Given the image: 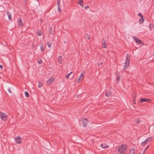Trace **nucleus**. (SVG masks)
I'll use <instances>...</instances> for the list:
<instances>
[{
  "label": "nucleus",
  "mask_w": 154,
  "mask_h": 154,
  "mask_svg": "<svg viewBox=\"0 0 154 154\" xmlns=\"http://www.w3.org/2000/svg\"><path fill=\"white\" fill-rule=\"evenodd\" d=\"M127 146L126 144H122L118 147V152L121 154H124L127 150Z\"/></svg>",
  "instance_id": "nucleus-1"
},
{
  "label": "nucleus",
  "mask_w": 154,
  "mask_h": 154,
  "mask_svg": "<svg viewBox=\"0 0 154 154\" xmlns=\"http://www.w3.org/2000/svg\"><path fill=\"white\" fill-rule=\"evenodd\" d=\"M0 117L3 121H5L7 120V116L4 113L0 112Z\"/></svg>",
  "instance_id": "nucleus-2"
},
{
  "label": "nucleus",
  "mask_w": 154,
  "mask_h": 154,
  "mask_svg": "<svg viewBox=\"0 0 154 154\" xmlns=\"http://www.w3.org/2000/svg\"><path fill=\"white\" fill-rule=\"evenodd\" d=\"M133 38L134 39V41L136 42L137 44L139 45H141L142 44V42L141 40L139 38L135 37L134 36L133 37Z\"/></svg>",
  "instance_id": "nucleus-3"
},
{
  "label": "nucleus",
  "mask_w": 154,
  "mask_h": 154,
  "mask_svg": "<svg viewBox=\"0 0 154 154\" xmlns=\"http://www.w3.org/2000/svg\"><path fill=\"white\" fill-rule=\"evenodd\" d=\"M130 57L129 54H127L126 56L125 63L129 65Z\"/></svg>",
  "instance_id": "nucleus-4"
},
{
  "label": "nucleus",
  "mask_w": 154,
  "mask_h": 154,
  "mask_svg": "<svg viewBox=\"0 0 154 154\" xmlns=\"http://www.w3.org/2000/svg\"><path fill=\"white\" fill-rule=\"evenodd\" d=\"M140 102L141 103H143L145 102H150L151 100L150 99L145 98H141L140 100Z\"/></svg>",
  "instance_id": "nucleus-5"
},
{
  "label": "nucleus",
  "mask_w": 154,
  "mask_h": 154,
  "mask_svg": "<svg viewBox=\"0 0 154 154\" xmlns=\"http://www.w3.org/2000/svg\"><path fill=\"white\" fill-rule=\"evenodd\" d=\"M16 143L18 144H20L21 143V138L20 137L18 136L15 139Z\"/></svg>",
  "instance_id": "nucleus-6"
},
{
  "label": "nucleus",
  "mask_w": 154,
  "mask_h": 154,
  "mask_svg": "<svg viewBox=\"0 0 154 154\" xmlns=\"http://www.w3.org/2000/svg\"><path fill=\"white\" fill-rule=\"evenodd\" d=\"M84 73H82L81 74V75L79 77L78 80H77V82L78 83L79 82L81 81L84 78Z\"/></svg>",
  "instance_id": "nucleus-7"
},
{
  "label": "nucleus",
  "mask_w": 154,
  "mask_h": 154,
  "mask_svg": "<svg viewBox=\"0 0 154 154\" xmlns=\"http://www.w3.org/2000/svg\"><path fill=\"white\" fill-rule=\"evenodd\" d=\"M88 120L86 119H84L82 121V123L83 126L86 127L88 123Z\"/></svg>",
  "instance_id": "nucleus-8"
},
{
  "label": "nucleus",
  "mask_w": 154,
  "mask_h": 154,
  "mask_svg": "<svg viewBox=\"0 0 154 154\" xmlns=\"http://www.w3.org/2000/svg\"><path fill=\"white\" fill-rule=\"evenodd\" d=\"M18 25L20 26H22L23 25V24L22 22V19L20 17H19L18 19Z\"/></svg>",
  "instance_id": "nucleus-9"
},
{
  "label": "nucleus",
  "mask_w": 154,
  "mask_h": 154,
  "mask_svg": "<svg viewBox=\"0 0 154 154\" xmlns=\"http://www.w3.org/2000/svg\"><path fill=\"white\" fill-rule=\"evenodd\" d=\"M54 79L53 77H51L47 82V83L49 85H51L53 82L54 81Z\"/></svg>",
  "instance_id": "nucleus-10"
},
{
  "label": "nucleus",
  "mask_w": 154,
  "mask_h": 154,
  "mask_svg": "<svg viewBox=\"0 0 154 154\" xmlns=\"http://www.w3.org/2000/svg\"><path fill=\"white\" fill-rule=\"evenodd\" d=\"M39 46H40V49L42 52H43L45 49V48H43L44 45L42 43H40Z\"/></svg>",
  "instance_id": "nucleus-11"
},
{
  "label": "nucleus",
  "mask_w": 154,
  "mask_h": 154,
  "mask_svg": "<svg viewBox=\"0 0 154 154\" xmlns=\"http://www.w3.org/2000/svg\"><path fill=\"white\" fill-rule=\"evenodd\" d=\"M103 42H102V47L103 48H106V42H105L104 38L102 39Z\"/></svg>",
  "instance_id": "nucleus-12"
},
{
  "label": "nucleus",
  "mask_w": 154,
  "mask_h": 154,
  "mask_svg": "<svg viewBox=\"0 0 154 154\" xmlns=\"http://www.w3.org/2000/svg\"><path fill=\"white\" fill-rule=\"evenodd\" d=\"M7 12L8 17L9 19L10 20H11V21L12 20V19L11 14L10 13H9V12L8 11H7Z\"/></svg>",
  "instance_id": "nucleus-13"
},
{
  "label": "nucleus",
  "mask_w": 154,
  "mask_h": 154,
  "mask_svg": "<svg viewBox=\"0 0 154 154\" xmlns=\"http://www.w3.org/2000/svg\"><path fill=\"white\" fill-rule=\"evenodd\" d=\"M58 61L60 63H61L63 62V59L61 56H60L58 57Z\"/></svg>",
  "instance_id": "nucleus-14"
},
{
  "label": "nucleus",
  "mask_w": 154,
  "mask_h": 154,
  "mask_svg": "<svg viewBox=\"0 0 154 154\" xmlns=\"http://www.w3.org/2000/svg\"><path fill=\"white\" fill-rule=\"evenodd\" d=\"M78 3L79 5L81 6L82 8L84 7L83 6V1L82 0H79L78 1Z\"/></svg>",
  "instance_id": "nucleus-15"
},
{
  "label": "nucleus",
  "mask_w": 154,
  "mask_h": 154,
  "mask_svg": "<svg viewBox=\"0 0 154 154\" xmlns=\"http://www.w3.org/2000/svg\"><path fill=\"white\" fill-rule=\"evenodd\" d=\"M135 150L133 148L130 150L128 154H135Z\"/></svg>",
  "instance_id": "nucleus-16"
},
{
  "label": "nucleus",
  "mask_w": 154,
  "mask_h": 154,
  "mask_svg": "<svg viewBox=\"0 0 154 154\" xmlns=\"http://www.w3.org/2000/svg\"><path fill=\"white\" fill-rule=\"evenodd\" d=\"M120 79H121L120 76L119 75H117L116 74V80L117 83H118V82L120 80Z\"/></svg>",
  "instance_id": "nucleus-17"
},
{
  "label": "nucleus",
  "mask_w": 154,
  "mask_h": 154,
  "mask_svg": "<svg viewBox=\"0 0 154 154\" xmlns=\"http://www.w3.org/2000/svg\"><path fill=\"white\" fill-rule=\"evenodd\" d=\"M111 94L112 93L110 91L106 92L105 93L106 96L107 97H109L111 95Z\"/></svg>",
  "instance_id": "nucleus-18"
},
{
  "label": "nucleus",
  "mask_w": 154,
  "mask_h": 154,
  "mask_svg": "<svg viewBox=\"0 0 154 154\" xmlns=\"http://www.w3.org/2000/svg\"><path fill=\"white\" fill-rule=\"evenodd\" d=\"M143 18V17H142V18L140 19L139 21L140 24H142L144 22V20Z\"/></svg>",
  "instance_id": "nucleus-19"
},
{
  "label": "nucleus",
  "mask_w": 154,
  "mask_h": 154,
  "mask_svg": "<svg viewBox=\"0 0 154 154\" xmlns=\"http://www.w3.org/2000/svg\"><path fill=\"white\" fill-rule=\"evenodd\" d=\"M101 147H102L103 148H106L108 147V146L107 144H101L100 145Z\"/></svg>",
  "instance_id": "nucleus-20"
},
{
  "label": "nucleus",
  "mask_w": 154,
  "mask_h": 154,
  "mask_svg": "<svg viewBox=\"0 0 154 154\" xmlns=\"http://www.w3.org/2000/svg\"><path fill=\"white\" fill-rule=\"evenodd\" d=\"M152 138V137H149L145 141L146 142L148 143L151 140Z\"/></svg>",
  "instance_id": "nucleus-21"
},
{
  "label": "nucleus",
  "mask_w": 154,
  "mask_h": 154,
  "mask_svg": "<svg viewBox=\"0 0 154 154\" xmlns=\"http://www.w3.org/2000/svg\"><path fill=\"white\" fill-rule=\"evenodd\" d=\"M154 27V25L152 23H150L149 25V28L150 30H151Z\"/></svg>",
  "instance_id": "nucleus-22"
},
{
  "label": "nucleus",
  "mask_w": 154,
  "mask_h": 154,
  "mask_svg": "<svg viewBox=\"0 0 154 154\" xmlns=\"http://www.w3.org/2000/svg\"><path fill=\"white\" fill-rule=\"evenodd\" d=\"M24 94L26 97H29V94L27 91H25L24 92Z\"/></svg>",
  "instance_id": "nucleus-23"
},
{
  "label": "nucleus",
  "mask_w": 154,
  "mask_h": 154,
  "mask_svg": "<svg viewBox=\"0 0 154 154\" xmlns=\"http://www.w3.org/2000/svg\"><path fill=\"white\" fill-rule=\"evenodd\" d=\"M129 65L125 63V65H124L123 66V69L124 70H125L127 68H128V66H129Z\"/></svg>",
  "instance_id": "nucleus-24"
},
{
  "label": "nucleus",
  "mask_w": 154,
  "mask_h": 154,
  "mask_svg": "<svg viewBox=\"0 0 154 154\" xmlns=\"http://www.w3.org/2000/svg\"><path fill=\"white\" fill-rule=\"evenodd\" d=\"M72 73V72H71L70 73H69L68 74H67V75H66L65 76L66 78L67 79H68V78H69V75Z\"/></svg>",
  "instance_id": "nucleus-25"
},
{
  "label": "nucleus",
  "mask_w": 154,
  "mask_h": 154,
  "mask_svg": "<svg viewBox=\"0 0 154 154\" xmlns=\"http://www.w3.org/2000/svg\"><path fill=\"white\" fill-rule=\"evenodd\" d=\"M85 37L86 38L88 39V40L90 38V35L87 34H86Z\"/></svg>",
  "instance_id": "nucleus-26"
},
{
  "label": "nucleus",
  "mask_w": 154,
  "mask_h": 154,
  "mask_svg": "<svg viewBox=\"0 0 154 154\" xmlns=\"http://www.w3.org/2000/svg\"><path fill=\"white\" fill-rule=\"evenodd\" d=\"M37 33L38 36H40L42 35V31H39Z\"/></svg>",
  "instance_id": "nucleus-27"
},
{
  "label": "nucleus",
  "mask_w": 154,
  "mask_h": 154,
  "mask_svg": "<svg viewBox=\"0 0 154 154\" xmlns=\"http://www.w3.org/2000/svg\"><path fill=\"white\" fill-rule=\"evenodd\" d=\"M147 143H148L146 142L145 140L144 142H142L141 143V145L142 146H144Z\"/></svg>",
  "instance_id": "nucleus-28"
},
{
  "label": "nucleus",
  "mask_w": 154,
  "mask_h": 154,
  "mask_svg": "<svg viewBox=\"0 0 154 154\" xmlns=\"http://www.w3.org/2000/svg\"><path fill=\"white\" fill-rule=\"evenodd\" d=\"M38 62L39 64H41L42 63V61L41 59H37Z\"/></svg>",
  "instance_id": "nucleus-29"
},
{
  "label": "nucleus",
  "mask_w": 154,
  "mask_h": 154,
  "mask_svg": "<svg viewBox=\"0 0 154 154\" xmlns=\"http://www.w3.org/2000/svg\"><path fill=\"white\" fill-rule=\"evenodd\" d=\"M52 30H53L52 28V27H51L50 28V29L49 31V33L51 35L52 34V32H53Z\"/></svg>",
  "instance_id": "nucleus-30"
},
{
  "label": "nucleus",
  "mask_w": 154,
  "mask_h": 154,
  "mask_svg": "<svg viewBox=\"0 0 154 154\" xmlns=\"http://www.w3.org/2000/svg\"><path fill=\"white\" fill-rule=\"evenodd\" d=\"M46 44L48 45V47L50 48L51 47V44L49 42H47L46 43Z\"/></svg>",
  "instance_id": "nucleus-31"
},
{
  "label": "nucleus",
  "mask_w": 154,
  "mask_h": 154,
  "mask_svg": "<svg viewBox=\"0 0 154 154\" xmlns=\"http://www.w3.org/2000/svg\"><path fill=\"white\" fill-rule=\"evenodd\" d=\"M42 85H43V84H42V83H40V82L38 83V87L39 88L41 87L42 86Z\"/></svg>",
  "instance_id": "nucleus-32"
},
{
  "label": "nucleus",
  "mask_w": 154,
  "mask_h": 154,
  "mask_svg": "<svg viewBox=\"0 0 154 154\" xmlns=\"http://www.w3.org/2000/svg\"><path fill=\"white\" fill-rule=\"evenodd\" d=\"M135 122L137 124H139L140 122V121L139 119H136Z\"/></svg>",
  "instance_id": "nucleus-33"
},
{
  "label": "nucleus",
  "mask_w": 154,
  "mask_h": 154,
  "mask_svg": "<svg viewBox=\"0 0 154 154\" xmlns=\"http://www.w3.org/2000/svg\"><path fill=\"white\" fill-rule=\"evenodd\" d=\"M57 8H58V10L59 12L60 13H61V9L60 7V6H58Z\"/></svg>",
  "instance_id": "nucleus-34"
},
{
  "label": "nucleus",
  "mask_w": 154,
  "mask_h": 154,
  "mask_svg": "<svg viewBox=\"0 0 154 154\" xmlns=\"http://www.w3.org/2000/svg\"><path fill=\"white\" fill-rule=\"evenodd\" d=\"M138 15L139 16H140V17H141V18H142V17H143V16L142 15V14L141 13H138Z\"/></svg>",
  "instance_id": "nucleus-35"
},
{
  "label": "nucleus",
  "mask_w": 154,
  "mask_h": 154,
  "mask_svg": "<svg viewBox=\"0 0 154 154\" xmlns=\"http://www.w3.org/2000/svg\"><path fill=\"white\" fill-rule=\"evenodd\" d=\"M60 2V0H57V4H58V6H59Z\"/></svg>",
  "instance_id": "nucleus-36"
},
{
  "label": "nucleus",
  "mask_w": 154,
  "mask_h": 154,
  "mask_svg": "<svg viewBox=\"0 0 154 154\" xmlns=\"http://www.w3.org/2000/svg\"><path fill=\"white\" fill-rule=\"evenodd\" d=\"M89 8V6L88 5H87L86 6H85L84 8V9L85 10H86V9Z\"/></svg>",
  "instance_id": "nucleus-37"
},
{
  "label": "nucleus",
  "mask_w": 154,
  "mask_h": 154,
  "mask_svg": "<svg viewBox=\"0 0 154 154\" xmlns=\"http://www.w3.org/2000/svg\"><path fill=\"white\" fill-rule=\"evenodd\" d=\"M8 91H9V92L10 93H11V88H10L8 89Z\"/></svg>",
  "instance_id": "nucleus-38"
},
{
  "label": "nucleus",
  "mask_w": 154,
  "mask_h": 154,
  "mask_svg": "<svg viewBox=\"0 0 154 154\" xmlns=\"http://www.w3.org/2000/svg\"><path fill=\"white\" fill-rule=\"evenodd\" d=\"M0 68L2 69H3V66L2 65H0Z\"/></svg>",
  "instance_id": "nucleus-39"
},
{
  "label": "nucleus",
  "mask_w": 154,
  "mask_h": 154,
  "mask_svg": "<svg viewBox=\"0 0 154 154\" xmlns=\"http://www.w3.org/2000/svg\"><path fill=\"white\" fill-rule=\"evenodd\" d=\"M39 20L40 23H41L42 22V19H40Z\"/></svg>",
  "instance_id": "nucleus-40"
},
{
  "label": "nucleus",
  "mask_w": 154,
  "mask_h": 154,
  "mask_svg": "<svg viewBox=\"0 0 154 154\" xmlns=\"http://www.w3.org/2000/svg\"><path fill=\"white\" fill-rule=\"evenodd\" d=\"M147 149V148H145V149L144 151V152H143V154H144V152H145V151Z\"/></svg>",
  "instance_id": "nucleus-41"
},
{
  "label": "nucleus",
  "mask_w": 154,
  "mask_h": 154,
  "mask_svg": "<svg viewBox=\"0 0 154 154\" xmlns=\"http://www.w3.org/2000/svg\"><path fill=\"white\" fill-rule=\"evenodd\" d=\"M133 103H134V104H135V103H135V101H134V100H133Z\"/></svg>",
  "instance_id": "nucleus-42"
},
{
  "label": "nucleus",
  "mask_w": 154,
  "mask_h": 154,
  "mask_svg": "<svg viewBox=\"0 0 154 154\" xmlns=\"http://www.w3.org/2000/svg\"><path fill=\"white\" fill-rule=\"evenodd\" d=\"M149 145H148V146L146 147V148H147H147H148V147H149Z\"/></svg>",
  "instance_id": "nucleus-43"
},
{
  "label": "nucleus",
  "mask_w": 154,
  "mask_h": 154,
  "mask_svg": "<svg viewBox=\"0 0 154 154\" xmlns=\"http://www.w3.org/2000/svg\"><path fill=\"white\" fill-rule=\"evenodd\" d=\"M64 43H66V42H64Z\"/></svg>",
  "instance_id": "nucleus-44"
}]
</instances>
